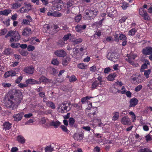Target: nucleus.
I'll return each mask as SVG.
<instances>
[{"label": "nucleus", "mask_w": 152, "mask_h": 152, "mask_svg": "<svg viewBox=\"0 0 152 152\" xmlns=\"http://www.w3.org/2000/svg\"><path fill=\"white\" fill-rule=\"evenodd\" d=\"M8 107L12 110L16 108L22 99V93L19 90L13 89L9 92Z\"/></svg>", "instance_id": "1"}, {"label": "nucleus", "mask_w": 152, "mask_h": 152, "mask_svg": "<svg viewBox=\"0 0 152 152\" xmlns=\"http://www.w3.org/2000/svg\"><path fill=\"white\" fill-rule=\"evenodd\" d=\"M98 13L97 10H86L85 12L83 18L85 19L90 20L94 18Z\"/></svg>", "instance_id": "2"}, {"label": "nucleus", "mask_w": 152, "mask_h": 152, "mask_svg": "<svg viewBox=\"0 0 152 152\" xmlns=\"http://www.w3.org/2000/svg\"><path fill=\"white\" fill-rule=\"evenodd\" d=\"M8 37H12L10 40V41L11 42H16L19 40L20 38L19 33L17 31H16L8 32L5 37L7 38Z\"/></svg>", "instance_id": "3"}, {"label": "nucleus", "mask_w": 152, "mask_h": 152, "mask_svg": "<svg viewBox=\"0 0 152 152\" xmlns=\"http://www.w3.org/2000/svg\"><path fill=\"white\" fill-rule=\"evenodd\" d=\"M58 111L61 113L66 112L70 109L69 103L68 104H61L58 105Z\"/></svg>", "instance_id": "4"}, {"label": "nucleus", "mask_w": 152, "mask_h": 152, "mask_svg": "<svg viewBox=\"0 0 152 152\" xmlns=\"http://www.w3.org/2000/svg\"><path fill=\"white\" fill-rule=\"evenodd\" d=\"M107 57L109 60L115 62L118 60L119 55L117 53L110 52L108 53Z\"/></svg>", "instance_id": "5"}, {"label": "nucleus", "mask_w": 152, "mask_h": 152, "mask_svg": "<svg viewBox=\"0 0 152 152\" xmlns=\"http://www.w3.org/2000/svg\"><path fill=\"white\" fill-rule=\"evenodd\" d=\"M137 57L135 54H128L125 58L126 60L132 65H134V61L135 58Z\"/></svg>", "instance_id": "6"}, {"label": "nucleus", "mask_w": 152, "mask_h": 152, "mask_svg": "<svg viewBox=\"0 0 152 152\" xmlns=\"http://www.w3.org/2000/svg\"><path fill=\"white\" fill-rule=\"evenodd\" d=\"M139 12L140 15L143 17L145 20H148L150 19V18L149 15L143 8H140Z\"/></svg>", "instance_id": "7"}, {"label": "nucleus", "mask_w": 152, "mask_h": 152, "mask_svg": "<svg viewBox=\"0 0 152 152\" xmlns=\"http://www.w3.org/2000/svg\"><path fill=\"white\" fill-rule=\"evenodd\" d=\"M121 123L124 125H131L132 123L130 119L126 116H125L122 118Z\"/></svg>", "instance_id": "8"}, {"label": "nucleus", "mask_w": 152, "mask_h": 152, "mask_svg": "<svg viewBox=\"0 0 152 152\" xmlns=\"http://www.w3.org/2000/svg\"><path fill=\"white\" fill-rule=\"evenodd\" d=\"M54 54L59 57H64L66 55V52L64 50H57L54 52Z\"/></svg>", "instance_id": "9"}, {"label": "nucleus", "mask_w": 152, "mask_h": 152, "mask_svg": "<svg viewBox=\"0 0 152 152\" xmlns=\"http://www.w3.org/2000/svg\"><path fill=\"white\" fill-rule=\"evenodd\" d=\"M23 114L24 113L23 112H20L18 114H14L13 116L14 120L17 122L20 121L22 119Z\"/></svg>", "instance_id": "10"}, {"label": "nucleus", "mask_w": 152, "mask_h": 152, "mask_svg": "<svg viewBox=\"0 0 152 152\" xmlns=\"http://www.w3.org/2000/svg\"><path fill=\"white\" fill-rule=\"evenodd\" d=\"M34 71V69L33 66L26 67L23 70L24 72L29 74H32Z\"/></svg>", "instance_id": "11"}, {"label": "nucleus", "mask_w": 152, "mask_h": 152, "mask_svg": "<svg viewBox=\"0 0 152 152\" xmlns=\"http://www.w3.org/2000/svg\"><path fill=\"white\" fill-rule=\"evenodd\" d=\"M17 74L16 72L11 70L6 72L4 74V77L5 78H7L10 76L13 77L15 76Z\"/></svg>", "instance_id": "12"}, {"label": "nucleus", "mask_w": 152, "mask_h": 152, "mask_svg": "<svg viewBox=\"0 0 152 152\" xmlns=\"http://www.w3.org/2000/svg\"><path fill=\"white\" fill-rule=\"evenodd\" d=\"M26 83L28 85V84H40V81H37L33 79L30 78L26 81Z\"/></svg>", "instance_id": "13"}, {"label": "nucleus", "mask_w": 152, "mask_h": 152, "mask_svg": "<svg viewBox=\"0 0 152 152\" xmlns=\"http://www.w3.org/2000/svg\"><path fill=\"white\" fill-rule=\"evenodd\" d=\"M142 52L144 55H150L152 54V48L151 47H147L143 49Z\"/></svg>", "instance_id": "14"}, {"label": "nucleus", "mask_w": 152, "mask_h": 152, "mask_svg": "<svg viewBox=\"0 0 152 152\" xmlns=\"http://www.w3.org/2000/svg\"><path fill=\"white\" fill-rule=\"evenodd\" d=\"M138 103V100L136 98H133L131 99L129 101L130 104L129 107H134Z\"/></svg>", "instance_id": "15"}, {"label": "nucleus", "mask_w": 152, "mask_h": 152, "mask_svg": "<svg viewBox=\"0 0 152 152\" xmlns=\"http://www.w3.org/2000/svg\"><path fill=\"white\" fill-rule=\"evenodd\" d=\"M31 33V29L28 27L24 28L22 32V35L24 36L29 35Z\"/></svg>", "instance_id": "16"}, {"label": "nucleus", "mask_w": 152, "mask_h": 152, "mask_svg": "<svg viewBox=\"0 0 152 152\" xmlns=\"http://www.w3.org/2000/svg\"><path fill=\"white\" fill-rule=\"evenodd\" d=\"M86 26V25H78L75 27L76 30L78 32H80L82 30L85 29Z\"/></svg>", "instance_id": "17"}, {"label": "nucleus", "mask_w": 152, "mask_h": 152, "mask_svg": "<svg viewBox=\"0 0 152 152\" xmlns=\"http://www.w3.org/2000/svg\"><path fill=\"white\" fill-rule=\"evenodd\" d=\"M73 137L76 140H82L83 138V135L81 133H75L74 134Z\"/></svg>", "instance_id": "18"}, {"label": "nucleus", "mask_w": 152, "mask_h": 152, "mask_svg": "<svg viewBox=\"0 0 152 152\" xmlns=\"http://www.w3.org/2000/svg\"><path fill=\"white\" fill-rule=\"evenodd\" d=\"M3 129L6 131L9 130L11 128V124L8 122H6L3 124Z\"/></svg>", "instance_id": "19"}, {"label": "nucleus", "mask_w": 152, "mask_h": 152, "mask_svg": "<svg viewBox=\"0 0 152 152\" xmlns=\"http://www.w3.org/2000/svg\"><path fill=\"white\" fill-rule=\"evenodd\" d=\"M21 6V4L18 2H15L12 3L11 8L12 9H17L20 7Z\"/></svg>", "instance_id": "20"}, {"label": "nucleus", "mask_w": 152, "mask_h": 152, "mask_svg": "<svg viewBox=\"0 0 152 152\" xmlns=\"http://www.w3.org/2000/svg\"><path fill=\"white\" fill-rule=\"evenodd\" d=\"M11 12V10L7 9L3 11H0V15L7 16Z\"/></svg>", "instance_id": "21"}, {"label": "nucleus", "mask_w": 152, "mask_h": 152, "mask_svg": "<svg viewBox=\"0 0 152 152\" xmlns=\"http://www.w3.org/2000/svg\"><path fill=\"white\" fill-rule=\"evenodd\" d=\"M70 40L73 43V44L75 45L81 43L83 41V39L81 38H79L77 39H73L71 40L70 39Z\"/></svg>", "instance_id": "22"}, {"label": "nucleus", "mask_w": 152, "mask_h": 152, "mask_svg": "<svg viewBox=\"0 0 152 152\" xmlns=\"http://www.w3.org/2000/svg\"><path fill=\"white\" fill-rule=\"evenodd\" d=\"M101 85L102 84L100 83V82H98L97 81V80H96L92 83L91 88L92 89H94L96 88L97 87L101 86Z\"/></svg>", "instance_id": "23"}, {"label": "nucleus", "mask_w": 152, "mask_h": 152, "mask_svg": "<svg viewBox=\"0 0 152 152\" xmlns=\"http://www.w3.org/2000/svg\"><path fill=\"white\" fill-rule=\"evenodd\" d=\"M70 58L69 56H67L63 59L62 64L63 65H66L69 63L70 61Z\"/></svg>", "instance_id": "24"}, {"label": "nucleus", "mask_w": 152, "mask_h": 152, "mask_svg": "<svg viewBox=\"0 0 152 152\" xmlns=\"http://www.w3.org/2000/svg\"><path fill=\"white\" fill-rule=\"evenodd\" d=\"M116 75L115 73H112L109 75L107 78L108 80L113 81L114 80L115 78L116 77Z\"/></svg>", "instance_id": "25"}, {"label": "nucleus", "mask_w": 152, "mask_h": 152, "mask_svg": "<svg viewBox=\"0 0 152 152\" xmlns=\"http://www.w3.org/2000/svg\"><path fill=\"white\" fill-rule=\"evenodd\" d=\"M77 67L80 69H85L87 68V65L84 64V63H79L77 65Z\"/></svg>", "instance_id": "26"}, {"label": "nucleus", "mask_w": 152, "mask_h": 152, "mask_svg": "<svg viewBox=\"0 0 152 152\" xmlns=\"http://www.w3.org/2000/svg\"><path fill=\"white\" fill-rule=\"evenodd\" d=\"M113 116L112 118V120L115 121L118 120L119 116V113L118 112H115L113 113Z\"/></svg>", "instance_id": "27"}, {"label": "nucleus", "mask_w": 152, "mask_h": 152, "mask_svg": "<svg viewBox=\"0 0 152 152\" xmlns=\"http://www.w3.org/2000/svg\"><path fill=\"white\" fill-rule=\"evenodd\" d=\"M137 29L135 28H132L129 31L128 34L129 36L134 35L137 32Z\"/></svg>", "instance_id": "28"}, {"label": "nucleus", "mask_w": 152, "mask_h": 152, "mask_svg": "<svg viewBox=\"0 0 152 152\" xmlns=\"http://www.w3.org/2000/svg\"><path fill=\"white\" fill-rule=\"evenodd\" d=\"M46 105L52 109H55L56 108L55 104L53 102L50 101L46 102Z\"/></svg>", "instance_id": "29"}, {"label": "nucleus", "mask_w": 152, "mask_h": 152, "mask_svg": "<svg viewBox=\"0 0 152 152\" xmlns=\"http://www.w3.org/2000/svg\"><path fill=\"white\" fill-rule=\"evenodd\" d=\"M17 140L19 142L23 144L25 142V140L24 138L22 136L19 135L17 138Z\"/></svg>", "instance_id": "30"}, {"label": "nucleus", "mask_w": 152, "mask_h": 152, "mask_svg": "<svg viewBox=\"0 0 152 152\" xmlns=\"http://www.w3.org/2000/svg\"><path fill=\"white\" fill-rule=\"evenodd\" d=\"M60 124V122L58 121H56L55 122L52 121L50 124V126H53L55 128H57Z\"/></svg>", "instance_id": "31"}, {"label": "nucleus", "mask_w": 152, "mask_h": 152, "mask_svg": "<svg viewBox=\"0 0 152 152\" xmlns=\"http://www.w3.org/2000/svg\"><path fill=\"white\" fill-rule=\"evenodd\" d=\"M129 115L131 116L132 122H134L136 119V117L134 113L132 111H130L129 113Z\"/></svg>", "instance_id": "32"}, {"label": "nucleus", "mask_w": 152, "mask_h": 152, "mask_svg": "<svg viewBox=\"0 0 152 152\" xmlns=\"http://www.w3.org/2000/svg\"><path fill=\"white\" fill-rule=\"evenodd\" d=\"M39 80L40 81V84L41 82L43 83L47 82L49 81V80L45 77L42 76L39 78Z\"/></svg>", "instance_id": "33"}, {"label": "nucleus", "mask_w": 152, "mask_h": 152, "mask_svg": "<svg viewBox=\"0 0 152 152\" xmlns=\"http://www.w3.org/2000/svg\"><path fill=\"white\" fill-rule=\"evenodd\" d=\"M101 35V32L99 30H97L96 31L95 33L93 35V36L95 38H98Z\"/></svg>", "instance_id": "34"}, {"label": "nucleus", "mask_w": 152, "mask_h": 152, "mask_svg": "<svg viewBox=\"0 0 152 152\" xmlns=\"http://www.w3.org/2000/svg\"><path fill=\"white\" fill-rule=\"evenodd\" d=\"M45 152H52L53 150L51 145L47 146L45 149Z\"/></svg>", "instance_id": "35"}, {"label": "nucleus", "mask_w": 152, "mask_h": 152, "mask_svg": "<svg viewBox=\"0 0 152 152\" xmlns=\"http://www.w3.org/2000/svg\"><path fill=\"white\" fill-rule=\"evenodd\" d=\"M69 125L71 126H72L74 125V124L75 122V120L74 119L72 118H70L69 119Z\"/></svg>", "instance_id": "36"}, {"label": "nucleus", "mask_w": 152, "mask_h": 152, "mask_svg": "<svg viewBox=\"0 0 152 152\" xmlns=\"http://www.w3.org/2000/svg\"><path fill=\"white\" fill-rule=\"evenodd\" d=\"M129 6V4L126 2H124L123 3L122 5L121 6L122 8L124 10L126 9Z\"/></svg>", "instance_id": "37"}, {"label": "nucleus", "mask_w": 152, "mask_h": 152, "mask_svg": "<svg viewBox=\"0 0 152 152\" xmlns=\"http://www.w3.org/2000/svg\"><path fill=\"white\" fill-rule=\"evenodd\" d=\"M24 7L27 12L31 10V6L30 4H26Z\"/></svg>", "instance_id": "38"}, {"label": "nucleus", "mask_w": 152, "mask_h": 152, "mask_svg": "<svg viewBox=\"0 0 152 152\" xmlns=\"http://www.w3.org/2000/svg\"><path fill=\"white\" fill-rule=\"evenodd\" d=\"M23 78V77L22 75H20L19 77H18L16 80H15V83L17 84H18L20 83Z\"/></svg>", "instance_id": "39"}, {"label": "nucleus", "mask_w": 152, "mask_h": 152, "mask_svg": "<svg viewBox=\"0 0 152 152\" xmlns=\"http://www.w3.org/2000/svg\"><path fill=\"white\" fill-rule=\"evenodd\" d=\"M144 74L146 78H148L149 76V75L151 73V70L150 69H148L144 71Z\"/></svg>", "instance_id": "40"}, {"label": "nucleus", "mask_w": 152, "mask_h": 152, "mask_svg": "<svg viewBox=\"0 0 152 152\" xmlns=\"http://www.w3.org/2000/svg\"><path fill=\"white\" fill-rule=\"evenodd\" d=\"M82 18V16L80 15H77L75 18V21L76 22H79Z\"/></svg>", "instance_id": "41"}, {"label": "nucleus", "mask_w": 152, "mask_h": 152, "mask_svg": "<svg viewBox=\"0 0 152 152\" xmlns=\"http://www.w3.org/2000/svg\"><path fill=\"white\" fill-rule=\"evenodd\" d=\"M51 63L52 64L57 65L58 64H59V62L58 61L57 59V58H54L53 59Z\"/></svg>", "instance_id": "42"}, {"label": "nucleus", "mask_w": 152, "mask_h": 152, "mask_svg": "<svg viewBox=\"0 0 152 152\" xmlns=\"http://www.w3.org/2000/svg\"><path fill=\"white\" fill-rule=\"evenodd\" d=\"M119 37L120 39L123 41L126 40L127 39L126 36L122 34H120Z\"/></svg>", "instance_id": "43"}, {"label": "nucleus", "mask_w": 152, "mask_h": 152, "mask_svg": "<svg viewBox=\"0 0 152 152\" xmlns=\"http://www.w3.org/2000/svg\"><path fill=\"white\" fill-rule=\"evenodd\" d=\"M30 21L27 19H23L22 23L23 25H28L30 24Z\"/></svg>", "instance_id": "44"}, {"label": "nucleus", "mask_w": 152, "mask_h": 152, "mask_svg": "<svg viewBox=\"0 0 152 152\" xmlns=\"http://www.w3.org/2000/svg\"><path fill=\"white\" fill-rule=\"evenodd\" d=\"M77 80L76 77L72 75L69 77V80L71 82H72L75 81Z\"/></svg>", "instance_id": "45"}, {"label": "nucleus", "mask_w": 152, "mask_h": 152, "mask_svg": "<svg viewBox=\"0 0 152 152\" xmlns=\"http://www.w3.org/2000/svg\"><path fill=\"white\" fill-rule=\"evenodd\" d=\"M27 50L29 51H32L34 50L35 48L34 46L31 45H29L27 47Z\"/></svg>", "instance_id": "46"}, {"label": "nucleus", "mask_w": 152, "mask_h": 152, "mask_svg": "<svg viewBox=\"0 0 152 152\" xmlns=\"http://www.w3.org/2000/svg\"><path fill=\"white\" fill-rule=\"evenodd\" d=\"M139 152H152V151L148 148H145L140 149Z\"/></svg>", "instance_id": "47"}, {"label": "nucleus", "mask_w": 152, "mask_h": 152, "mask_svg": "<svg viewBox=\"0 0 152 152\" xmlns=\"http://www.w3.org/2000/svg\"><path fill=\"white\" fill-rule=\"evenodd\" d=\"M72 34H68L66 35H65L63 37V39L64 41H66L68 40L70 36H71Z\"/></svg>", "instance_id": "48"}, {"label": "nucleus", "mask_w": 152, "mask_h": 152, "mask_svg": "<svg viewBox=\"0 0 152 152\" xmlns=\"http://www.w3.org/2000/svg\"><path fill=\"white\" fill-rule=\"evenodd\" d=\"M50 28V26L48 24L45 25L44 26L43 30L45 32L48 30Z\"/></svg>", "instance_id": "49"}, {"label": "nucleus", "mask_w": 152, "mask_h": 152, "mask_svg": "<svg viewBox=\"0 0 152 152\" xmlns=\"http://www.w3.org/2000/svg\"><path fill=\"white\" fill-rule=\"evenodd\" d=\"M12 51V50L11 49H9V48H7V49H6L4 51V54L6 55H9L10 54L11 52Z\"/></svg>", "instance_id": "50"}, {"label": "nucleus", "mask_w": 152, "mask_h": 152, "mask_svg": "<svg viewBox=\"0 0 152 152\" xmlns=\"http://www.w3.org/2000/svg\"><path fill=\"white\" fill-rule=\"evenodd\" d=\"M61 128L63 131L64 132H66L67 133H69V131L68 130L66 127L64 125H62L61 126Z\"/></svg>", "instance_id": "51"}, {"label": "nucleus", "mask_w": 152, "mask_h": 152, "mask_svg": "<svg viewBox=\"0 0 152 152\" xmlns=\"http://www.w3.org/2000/svg\"><path fill=\"white\" fill-rule=\"evenodd\" d=\"M142 86L140 85L134 88V91L136 92L139 91L142 88Z\"/></svg>", "instance_id": "52"}, {"label": "nucleus", "mask_w": 152, "mask_h": 152, "mask_svg": "<svg viewBox=\"0 0 152 152\" xmlns=\"http://www.w3.org/2000/svg\"><path fill=\"white\" fill-rule=\"evenodd\" d=\"M20 44L19 43H12L10 46L13 48H16L19 47L20 46Z\"/></svg>", "instance_id": "53"}, {"label": "nucleus", "mask_w": 152, "mask_h": 152, "mask_svg": "<svg viewBox=\"0 0 152 152\" xmlns=\"http://www.w3.org/2000/svg\"><path fill=\"white\" fill-rule=\"evenodd\" d=\"M61 14L59 12H53V16L54 17H60L61 16Z\"/></svg>", "instance_id": "54"}, {"label": "nucleus", "mask_w": 152, "mask_h": 152, "mask_svg": "<svg viewBox=\"0 0 152 152\" xmlns=\"http://www.w3.org/2000/svg\"><path fill=\"white\" fill-rule=\"evenodd\" d=\"M78 10V8L77 7H74L71 8V12L75 14Z\"/></svg>", "instance_id": "55"}, {"label": "nucleus", "mask_w": 152, "mask_h": 152, "mask_svg": "<svg viewBox=\"0 0 152 152\" xmlns=\"http://www.w3.org/2000/svg\"><path fill=\"white\" fill-rule=\"evenodd\" d=\"M7 31L6 29H3L1 30L0 32V35H4L7 32Z\"/></svg>", "instance_id": "56"}, {"label": "nucleus", "mask_w": 152, "mask_h": 152, "mask_svg": "<svg viewBox=\"0 0 152 152\" xmlns=\"http://www.w3.org/2000/svg\"><path fill=\"white\" fill-rule=\"evenodd\" d=\"M19 11L21 13H23L27 12L24 6L20 8L19 10Z\"/></svg>", "instance_id": "57"}, {"label": "nucleus", "mask_w": 152, "mask_h": 152, "mask_svg": "<svg viewBox=\"0 0 152 152\" xmlns=\"http://www.w3.org/2000/svg\"><path fill=\"white\" fill-rule=\"evenodd\" d=\"M18 86L21 88H23L24 87H26L28 86V84L26 83V84L20 83L18 85Z\"/></svg>", "instance_id": "58"}, {"label": "nucleus", "mask_w": 152, "mask_h": 152, "mask_svg": "<svg viewBox=\"0 0 152 152\" xmlns=\"http://www.w3.org/2000/svg\"><path fill=\"white\" fill-rule=\"evenodd\" d=\"M48 120V119L47 118H41L40 122L42 124H44Z\"/></svg>", "instance_id": "59"}, {"label": "nucleus", "mask_w": 152, "mask_h": 152, "mask_svg": "<svg viewBox=\"0 0 152 152\" xmlns=\"http://www.w3.org/2000/svg\"><path fill=\"white\" fill-rule=\"evenodd\" d=\"M2 85L4 87H7L8 88L10 87L11 86L10 83H3L2 84Z\"/></svg>", "instance_id": "60"}, {"label": "nucleus", "mask_w": 152, "mask_h": 152, "mask_svg": "<svg viewBox=\"0 0 152 152\" xmlns=\"http://www.w3.org/2000/svg\"><path fill=\"white\" fill-rule=\"evenodd\" d=\"M20 54L23 56H26L28 54V52L27 51L22 50L20 52Z\"/></svg>", "instance_id": "61"}, {"label": "nucleus", "mask_w": 152, "mask_h": 152, "mask_svg": "<svg viewBox=\"0 0 152 152\" xmlns=\"http://www.w3.org/2000/svg\"><path fill=\"white\" fill-rule=\"evenodd\" d=\"M32 116L33 114L31 113H30L24 115V117L26 118H30Z\"/></svg>", "instance_id": "62"}, {"label": "nucleus", "mask_w": 152, "mask_h": 152, "mask_svg": "<svg viewBox=\"0 0 152 152\" xmlns=\"http://www.w3.org/2000/svg\"><path fill=\"white\" fill-rule=\"evenodd\" d=\"M90 70L92 72H95L96 70V66H93L90 68Z\"/></svg>", "instance_id": "63"}, {"label": "nucleus", "mask_w": 152, "mask_h": 152, "mask_svg": "<svg viewBox=\"0 0 152 152\" xmlns=\"http://www.w3.org/2000/svg\"><path fill=\"white\" fill-rule=\"evenodd\" d=\"M148 86L150 89L152 90V79L149 82Z\"/></svg>", "instance_id": "64"}]
</instances>
